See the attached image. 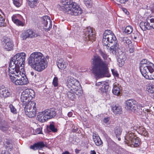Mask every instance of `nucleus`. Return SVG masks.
Masks as SVG:
<instances>
[{
  "label": "nucleus",
  "instance_id": "nucleus-48",
  "mask_svg": "<svg viewBox=\"0 0 154 154\" xmlns=\"http://www.w3.org/2000/svg\"><path fill=\"white\" fill-rule=\"evenodd\" d=\"M0 129L2 131H6L8 128L7 127H4L2 125H0Z\"/></svg>",
  "mask_w": 154,
  "mask_h": 154
},
{
  "label": "nucleus",
  "instance_id": "nucleus-13",
  "mask_svg": "<svg viewBox=\"0 0 154 154\" xmlns=\"http://www.w3.org/2000/svg\"><path fill=\"white\" fill-rule=\"evenodd\" d=\"M31 91L33 92V94L32 95H30L31 96H29V94H28V93H26V91H23L22 93L20 100L23 103V105L27 104L29 102H31L30 100L34 97L35 93L32 90H31Z\"/></svg>",
  "mask_w": 154,
  "mask_h": 154
},
{
  "label": "nucleus",
  "instance_id": "nucleus-35",
  "mask_svg": "<svg viewBox=\"0 0 154 154\" xmlns=\"http://www.w3.org/2000/svg\"><path fill=\"white\" fill-rule=\"evenodd\" d=\"M133 28L130 26H127L125 30V32L128 34H131L133 31Z\"/></svg>",
  "mask_w": 154,
  "mask_h": 154
},
{
  "label": "nucleus",
  "instance_id": "nucleus-15",
  "mask_svg": "<svg viewBox=\"0 0 154 154\" xmlns=\"http://www.w3.org/2000/svg\"><path fill=\"white\" fill-rule=\"evenodd\" d=\"M85 35L87 36L88 39L92 42L95 41L96 39L94 31L90 27H87L85 30Z\"/></svg>",
  "mask_w": 154,
  "mask_h": 154
},
{
  "label": "nucleus",
  "instance_id": "nucleus-19",
  "mask_svg": "<svg viewBox=\"0 0 154 154\" xmlns=\"http://www.w3.org/2000/svg\"><path fill=\"white\" fill-rule=\"evenodd\" d=\"M65 89L67 90L66 92L68 98L72 100H74L75 99V94L78 95L79 93H81V91H79V90L74 91V90L72 88L71 89L65 88Z\"/></svg>",
  "mask_w": 154,
  "mask_h": 154
},
{
  "label": "nucleus",
  "instance_id": "nucleus-27",
  "mask_svg": "<svg viewBox=\"0 0 154 154\" xmlns=\"http://www.w3.org/2000/svg\"><path fill=\"white\" fill-rule=\"evenodd\" d=\"M112 109L114 113L116 114H120L122 112L121 107L119 106L118 104L113 106L112 107Z\"/></svg>",
  "mask_w": 154,
  "mask_h": 154
},
{
  "label": "nucleus",
  "instance_id": "nucleus-51",
  "mask_svg": "<svg viewBox=\"0 0 154 154\" xmlns=\"http://www.w3.org/2000/svg\"><path fill=\"white\" fill-rule=\"evenodd\" d=\"M103 82H100L97 83H96V85L97 86H98L100 87V88L102 87V83Z\"/></svg>",
  "mask_w": 154,
  "mask_h": 154
},
{
  "label": "nucleus",
  "instance_id": "nucleus-20",
  "mask_svg": "<svg viewBox=\"0 0 154 154\" xmlns=\"http://www.w3.org/2000/svg\"><path fill=\"white\" fill-rule=\"evenodd\" d=\"M37 35L31 30L28 29L23 33V40H25L28 38H32L33 37H37Z\"/></svg>",
  "mask_w": 154,
  "mask_h": 154
},
{
  "label": "nucleus",
  "instance_id": "nucleus-29",
  "mask_svg": "<svg viewBox=\"0 0 154 154\" xmlns=\"http://www.w3.org/2000/svg\"><path fill=\"white\" fill-rule=\"evenodd\" d=\"M93 138L94 142L97 146H99L102 144V141L99 136L93 135Z\"/></svg>",
  "mask_w": 154,
  "mask_h": 154
},
{
  "label": "nucleus",
  "instance_id": "nucleus-43",
  "mask_svg": "<svg viewBox=\"0 0 154 154\" xmlns=\"http://www.w3.org/2000/svg\"><path fill=\"white\" fill-rule=\"evenodd\" d=\"M149 20L150 23V26H151V28H152L154 29V17L153 18L150 17V19H149L147 20Z\"/></svg>",
  "mask_w": 154,
  "mask_h": 154
},
{
  "label": "nucleus",
  "instance_id": "nucleus-47",
  "mask_svg": "<svg viewBox=\"0 0 154 154\" xmlns=\"http://www.w3.org/2000/svg\"><path fill=\"white\" fill-rule=\"evenodd\" d=\"M109 121V117H105L103 118V122L105 123H108Z\"/></svg>",
  "mask_w": 154,
  "mask_h": 154
},
{
  "label": "nucleus",
  "instance_id": "nucleus-3",
  "mask_svg": "<svg viewBox=\"0 0 154 154\" xmlns=\"http://www.w3.org/2000/svg\"><path fill=\"white\" fill-rule=\"evenodd\" d=\"M26 56L24 52H21L16 54L11 59L9 63L8 71L10 73H14V72L17 73L20 71V67H22L25 63V57Z\"/></svg>",
  "mask_w": 154,
  "mask_h": 154
},
{
  "label": "nucleus",
  "instance_id": "nucleus-18",
  "mask_svg": "<svg viewBox=\"0 0 154 154\" xmlns=\"http://www.w3.org/2000/svg\"><path fill=\"white\" fill-rule=\"evenodd\" d=\"M43 20V23L46 27L45 29L47 31L49 30L51 28L52 21L50 17L48 16H45L42 17Z\"/></svg>",
  "mask_w": 154,
  "mask_h": 154
},
{
  "label": "nucleus",
  "instance_id": "nucleus-64",
  "mask_svg": "<svg viewBox=\"0 0 154 154\" xmlns=\"http://www.w3.org/2000/svg\"><path fill=\"white\" fill-rule=\"evenodd\" d=\"M78 130L77 128H76L75 129H74L72 130V131L73 132H76Z\"/></svg>",
  "mask_w": 154,
  "mask_h": 154
},
{
  "label": "nucleus",
  "instance_id": "nucleus-25",
  "mask_svg": "<svg viewBox=\"0 0 154 154\" xmlns=\"http://www.w3.org/2000/svg\"><path fill=\"white\" fill-rule=\"evenodd\" d=\"M67 65V62H64L63 59H59L57 60V66L60 69H64L66 67Z\"/></svg>",
  "mask_w": 154,
  "mask_h": 154
},
{
  "label": "nucleus",
  "instance_id": "nucleus-45",
  "mask_svg": "<svg viewBox=\"0 0 154 154\" xmlns=\"http://www.w3.org/2000/svg\"><path fill=\"white\" fill-rule=\"evenodd\" d=\"M117 60L119 66L120 67H122L124 64L125 62V61L122 60L118 58L117 59Z\"/></svg>",
  "mask_w": 154,
  "mask_h": 154
},
{
  "label": "nucleus",
  "instance_id": "nucleus-61",
  "mask_svg": "<svg viewBox=\"0 0 154 154\" xmlns=\"http://www.w3.org/2000/svg\"><path fill=\"white\" fill-rule=\"evenodd\" d=\"M123 10L126 14H129V12L127 11V10L125 8L123 9Z\"/></svg>",
  "mask_w": 154,
  "mask_h": 154
},
{
  "label": "nucleus",
  "instance_id": "nucleus-6",
  "mask_svg": "<svg viewBox=\"0 0 154 154\" xmlns=\"http://www.w3.org/2000/svg\"><path fill=\"white\" fill-rule=\"evenodd\" d=\"M125 142V143L131 147H137L140 144L141 140L135 135L133 133L129 131L126 135Z\"/></svg>",
  "mask_w": 154,
  "mask_h": 154
},
{
  "label": "nucleus",
  "instance_id": "nucleus-17",
  "mask_svg": "<svg viewBox=\"0 0 154 154\" xmlns=\"http://www.w3.org/2000/svg\"><path fill=\"white\" fill-rule=\"evenodd\" d=\"M142 75L146 79H154V64L148 69V71L145 73L142 74Z\"/></svg>",
  "mask_w": 154,
  "mask_h": 154
},
{
  "label": "nucleus",
  "instance_id": "nucleus-36",
  "mask_svg": "<svg viewBox=\"0 0 154 154\" xmlns=\"http://www.w3.org/2000/svg\"><path fill=\"white\" fill-rule=\"evenodd\" d=\"M99 52L100 56L102 57L104 60L107 59L108 56L104 51L100 50L99 51Z\"/></svg>",
  "mask_w": 154,
  "mask_h": 154
},
{
  "label": "nucleus",
  "instance_id": "nucleus-60",
  "mask_svg": "<svg viewBox=\"0 0 154 154\" xmlns=\"http://www.w3.org/2000/svg\"><path fill=\"white\" fill-rule=\"evenodd\" d=\"M80 151V150H79L77 149H75V151L76 154H78L79 153V152Z\"/></svg>",
  "mask_w": 154,
  "mask_h": 154
},
{
  "label": "nucleus",
  "instance_id": "nucleus-11",
  "mask_svg": "<svg viewBox=\"0 0 154 154\" xmlns=\"http://www.w3.org/2000/svg\"><path fill=\"white\" fill-rule=\"evenodd\" d=\"M125 108L135 112H137L138 111L137 103L133 99H129L125 101Z\"/></svg>",
  "mask_w": 154,
  "mask_h": 154
},
{
  "label": "nucleus",
  "instance_id": "nucleus-31",
  "mask_svg": "<svg viewBox=\"0 0 154 154\" xmlns=\"http://www.w3.org/2000/svg\"><path fill=\"white\" fill-rule=\"evenodd\" d=\"M37 109L36 107L35 108L33 109L32 110V109L25 113V114L29 117H34L35 116Z\"/></svg>",
  "mask_w": 154,
  "mask_h": 154
},
{
  "label": "nucleus",
  "instance_id": "nucleus-56",
  "mask_svg": "<svg viewBox=\"0 0 154 154\" xmlns=\"http://www.w3.org/2000/svg\"><path fill=\"white\" fill-rule=\"evenodd\" d=\"M108 34H113L112 33H111V31L109 30H107L105 31V32H106Z\"/></svg>",
  "mask_w": 154,
  "mask_h": 154
},
{
  "label": "nucleus",
  "instance_id": "nucleus-37",
  "mask_svg": "<svg viewBox=\"0 0 154 154\" xmlns=\"http://www.w3.org/2000/svg\"><path fill=\"white\" fill-rule=\"evenodd\" d=\"M6 25L5 19L1 15H0V27L5 26Z\"/></svg>",
  "mask_w": 154,
  "mask_h": 154
},
{
  "label": "nucleus",
  "instance_id": "nucleus-57",
  "mask_svg": "<svg viewBox=\"0 0 154 154\" xmlns=\"http://www.w3.org/2000/svg\"><path fill=\"white\" fill-rule=\"evenodd\" d=\"M36 131H37V132H36V133L37 134H39L41 133V130H40V129L39 128H37V129H36Z\"/></svg>",
  "mask_w": 154,
  "mask_h": 154
},
{
  "label": "nucleus",
  "instance_id": "nucleus-42",
  "mask_svg": "<svg viewBox=\"0 0 154 154\" xmlns=\"http://www.w3.org/2000/svg\"><path fill=\"white\" fill-rule=\"evenodd\" d=\"M147 89L148 92L151 93H154V85H150L147 87Z\"/></svg>",
  "mask_w": 154,
  "mask_h": 154
},
{
  "label": "nucleus",
  "instance_id": "nucleus-28",
  "mask_svg": "<svg viewBox=\"0 0 154 154\" xmlns=\"http://www.w3.org/2000/svg\"><path fill=\"white\" fill-rule=\"evenodd\" d=\"M109 90V86L108 85L106 84L105 82L102 83V86L100 88V90L102 93L107 94Z\"/></svg>",
  "mask_w": 154,
  "mask_h": 154
},
{
  "label": "nucleus",
  "instance_id": "nucleus-38",
  "mask_svg": "<svg viewBox=\"0 0 154 154\" xmlns=\"http://www.w3.org/2000/svg\"><path fill=\"white\" fill-rule=\"evenodd\" d=\"M14 5L17 7H20L22 4V0H13Z\"/></svg>",
  "mask_w": 154,
  "mask_h": 154
},
{
  "label": "nucleus",
  "instance_id": "nucleus-58",
  "mask_svg": "<svg viewBox=\"0 0 154 154\" xmlns=\"http://www.w3.org/2000/svg\"><path fill=\"white\" fill-rule=\"evenodd\" d=\"M72 112H69L68 113V116L69 117L72 116Z\"/></svg>",
  "mask_w": 154,
  "mask_h": 154
},
{
  "label": "nucleus",
  "instance_id": "nucleus-1",
  "mask_svg": "<svg viewBox=\"0 0 154 154\" xmlns=\"http://www.w3.org/2000/svg\"><path fill=\"white\" fill-rule=\"evenodd\" d=\"M92 60V72L96 79L110 76L108 64L106 61H104L98 55L94 56Z\"/></svg>",
  "mask_w": 154,
  "mask_h": 154
},
{
  "label": "nucleus",
  "instance_id": "nucleus-21",
  "mask_svg": "<svg viewBox=\"0 0 154 154\" xmlns=\"http://www.w3.org/2000/svg\"><path fill=\"white\" fill-rule=\"evenodd\" d=\"M23 106H24V110L25 112L26 113L28 112L30 110H32L33 109L36 108V103L35 101H31L29 102L27 104H24L23 105Z\"/></svg>",
  "mask_w": 154,
  "mask_h": 154
},
{
  "label": "nucleus",
  "instance_id": "nucleus-7",
  "mask_svg": "<svg viewBox=\"0 0 154 154\" xmlns=\"http://www.w3.org/2000/svg\"><path fill=\"white\" fill-rule=\"evenodd\" d=\"M56 115L55 109L54 108H50L40 112L39 115H38L37 118L39 121L44 122L48 119L54 118Z\"/></svg>",
  "mask_w": 154,
  "mask_h": 154
},
{
  "label": "nucleus",
  "instance_id": "nucleus-40",
  "mask_svg": "<svg viewBox=\"0 0 154 154\" xmlns=\"http://www.w3.org/2000/svg\"><path fill=\"white\" fill-rule=\"evenodd\" d=\"M9 108L10 109L11 111L14 114H16L17 113V111L15 107L12 104H10L9 105Z\"/></svg>",
  "mask_w": 154,
  "mask_h": 154
},
{
  "label": "nucleus",
  "instance_id": "nucleus-12",
  "mask_svg": "<svg viewBox=\"0 0 154 154\" xmlns=\"http://www.w3.org/2000/svg\"><path fill=\"white\" fill-rule=\"evenodd\" d=\"M153 64H154L153 63L148 61L147 59H143L140 62L139 66L140 69L141 74L146 72L148 69Z\"/></svg>",
  "mask_w": 154,
  "mask_h": 154
},
{
  "label": "nucleus",
  "instance_id": "nucleus-2",
  "mask_svg": "<svg viewBox=\"0 0 154 154\" xmlns=\"http://www.w3.org/2000/svg\"><path fill=\"white\" fill-rule=\"evenodd\" d=\"M46 61L42 54L39 52H35L30 55L28 63L33 69L41 72L47 67Z\"/></svg>",
  "mask_w": 154,
  "mask_h": 154
},
{
  "label": "nucleus",
  "instance_id": "nucleus-26",
  "mask_svg": "<svg viewBox=\"0 0 154 154\" xmlns=\"http://www.w3.org/2000/svg\"><path fill=\"white\" fill-rule=\"evenodd\" d=\"M122 132V129L120 126H117L114 128V133L116 137L119 141L121 140L120 136Z\"/></svg>",
  "mask_w": 154,
  "mask_h": 154
},
{
  "label": "nucleus",
  "instance_id": "nucleus-34",
  "mask_svg": "<svg viewBox=\"0 0 154 154\" xmlns=\"http://www.w3.org/2000/svg\"><path fill=\"white\" fill-rule=\"evenodd\" d=\"M122 42L125 45H128V47L130 46V45H132L131 41L127 38H124L122 39Z\"/></svg>",
  "mask_w": 154,
  "mask_h": 154
},
{
  "label": "nucleus",
  "instance_id": "nucleus-16",
  "mask_svg": "<svg viewBox=\"0 0 154 154\" xmlns=\"http://www.w3.org/2000/svg\"><path fill=\"white\" fill-rule=\"evenodd\" d=\"M0 94L2 97L6 98L11 96L12 92L3 85L0 87Z\"/></svg>",
  "mask_w": 154,
  "mask_h": 154
},
{
  "label": "nucleus",
  "instance_id": "nucleus-59",
  "mask_svg": "<svg viewBox=\"0 0 154 154\" xmlns=\"http://www.w3.org/2000/svg\"><path fill=\"white\" fill-rule=\"evenodd\" d=\"M90 154H96L94 150H91L90 152Z\"/></svg>",
  "mask_w": 154,
  "mask_h": 154
},
{
  "label": "nucleus",
  "instance_id": "nucleus-46",
  "mask_svg": "<svg viewBox=\"0 0 154 154\" xmlns=\"http://www.w3.org/2000/svg\"><path fill=\"white\" fill-rule=\"evenodd\" d=\"M129 48V51L130 53H131L134 51V47L133 45H130V46L128 47Z\"/></svg>",
  "mask_w": 154,
  "mask_h": 154
},
{
  "label": "nucleus",
  "instance_id": "nucleus-54",
  "mask_svg": "<svg viewBox=\"0 0 154 154\" xmlns=\"http://www.w3.org/2000/svg\"><path fill=\"white\" fill-rule=\"evenodd\" d=\"M30 74L32 76H33L35 78H36L37 76L36 74L33 71L30 72Z\"/></svg>",
  "mask_w": 154,
  "mask_h": 154
},
{
  "label": "nucleus",
  "instance_id": "nucleus-39",
  "mask_svg": "<svg viewBox=\"0 0 154 154\" xmlns=\"http://www.w3.org/2000/svg\"><path fill=\"white\" fill-rule=\"evenodd\" d=\"M49 128V129L53 132H55L57 131V129L55 128L54 124V122H52L50 123Z\"/></svg>",
  "mask_w": 154,
  "mask_h": 154
},
{
  "label": "nucleus",
  "instance_id": "nucleus-63",
  "mask_svg": "<svg viewBox=\"0 0 154 154\" xmlns=\"http://www.w3.org/2000/svg\"><path fill=\"white\" fill-rule=\"evenodd\" d=\"M33 94V93L31 91L29 92V94L28 93V94H29V96H31L30 95H32Z\"/></svg>",
  "mask_w": 154,
  "mask_h": 154
},
{
  "label": "nucleus",
  "instance_id": "nucleus-14",
  "mask_svg": "<svg viewBox=\"0 0 154 154\" xmlns=\"http://www.w3.org/2000/svg\"><path fill=\"white\" fill-rule=\"evenodd\" d=\"M4 48L7 51H11L13 49L14 45L10 38L5 37L2 40Z\"/></svg>",
  "mask_w": 154,
  "mask_h": 154
},
{
  "label": "nucleus",
  "instance_id": "nucleus-5",
  "mask_svg": "<svg viewBox=\"0 0 154 154\" xmlns=\"http://www.w3.org/2000/svg\"><path fill=\"white\" fill-rule=\"evenodd\" d=\"M14 72V73L11 74L9 73V75L10 79L13 83L17 85H22L27 84L28 82L26 77L24 76H22L21 75V71Z\"/></svg>",
  "mask_w": 154,
  "mask_h": 154
},
{
  "label": "nucleus",
  "instance_id": "nucleus-52",
  "mask_svg": "<svg viewBox=\"0 0 154 154\" xmlns=\"http://www.w3.org/2000/svg\"><path fill=\"white\" fill-rule=\"evenodd\" d=\"M1 154H11V153L7 150H3L2 151Z\"/></svg>",
  "mask_w": 154,
  "mask_h": 154
},
{
  "label": "nucleus",
  "instance_id": "nucleus-41",
  "mask_svg": "<svg viewBox=\"0 0 154 154\" xmlns=\"http://www.w3.org/2000/svg\"><path fill=\"white\" fill-rule=\"evenodd\" d=\"M140 133L142 135L145 136H147L148 133L146 130V129L142 127L140 128Z\"/></svg>",
  "mask_w": 154,
  "mask_h": 154
},
{
  "label": "nucleus",
  "instance_id": "nucleus-23",
  "mask_svg": "<svg viewBox=\"0 0 154 154\" xmlns=\"http://www.w3.org/2000/svg\"><path fill=\"white\" fill-rule=\"evenodd\" d=\"M4 147L9 151H11L13 148V142L11 140L6 139L4 142Z\"/></svg>",
  "mask_w": 154,
  "mask_h": 154
},
{
  "label": "nucleus",
  "instance_id": "nucleus-44",
  "mask_svg": "<svg viewBox=\"0 0 154 154\" xmlns=\"http://www.w3.org/2000/svg\"><path fill=\"white\" fill-rule=\"evenodd\" d=\"M58 78L56 77H54L53 81L52 84L55 87L58 85Z\"/></svg>",
  "mask_w": 154,
  "mask_h": 154
},
{
  "label": "nucleus",
  "instance_id": "nucleus-9",
  "mask_svg": "<svg viewBox=\"0 0 154 154\" xmlns=\"http://www.w3.org/2000/svg\"><path fill=\"white\" fill-rule=\"evenodd\" d=\"M119 45L116 44L115 46H112L110 48V51L115 55L118 58L125 60L126 56L124 53H123L121 49L118 48Z\"/></svg>",
  "mask_w": 154,
  "mask_h": 154
},
{
  "label": "nucleus",
  "instance_id": "nucleus-53",
  "mask_svg": "<svg viewBox=\"0 0 154 154\" xmlns=\"http://www.w3.org/2000/svg\"><path fill=\"white\" fill-rule=\"evenodd\" d=\"M139 129H140V128H138V127L137 126H134L131 128V130H132V129L135 130L137 131H137Z\"/></svg>",
  "mask_w": 154,
  "mask_h": 154
},
{
  "label": "nucleus",
  "instance_id": "nucleus-30",
  "mask_svg": "<svg viewBox=\"0 0 154 154\" xmlns=\"http://www.w3.org/2000/svg\"><path fill=\"white\" fill-rule=\"evenodd\" d=\"M29 5L31 8H34L37 6L39 2L37 0H27Z\"/></svg>",
  "mask_w": 154,
  "mask_h": 154
},
{
  "label": "nucleus",
  "instance_id": "nucleus-8",
  "mask_svg": "<svg viewBox=\"0 0 154 154\" xmlns=\"http://www.w3.org/2000/svg\"><path fill=\"white\" fill-rule=\"evenodd\" d=\"M116 38L114 34H108L106 32H104L103 34V38L102 40V43L103 45L108 46V44H113L112 46H115L117 43Z\"/></svg>",
  "mask_w": 154,
  "mask_h": 154
},
{
  "label": "nucleus",
  "instance_id": "nucleus-33",
  "mask_svg": "<svg viewBox=\"0 0 154 154\" xmlns=\"http://www.w3.org/2000/svg\"><path fill=\"white\" fill-rule=\"evenodd\" d=\"M12 21L17 25L23 26V23L21 21L17 19L16 16L13 15L12 17Z\"/></svg>",
  "mask_w": 154,
  "mask_h": 154
},
{
  "label": "nucleus",
  "instance_id": "nucleus-55",
  "mask_svg": "<svg viewBox=\"0 0 154 154\" xmlns=\"http://www.w3.org/2000/svg\"><path fill=\"white\" fill-rule=\"evenodd\" d=\"M86 5L88 7H90L91 6V4L90 2H86L85 3Z\"/></svg>",
  "mask_w": 154,
  "mask_h": 154
},
{
  "label": "nucleus",
  "instance_id": "nucleus-22",
  "mask_svg": "<svg viewBox=\"0 0 154 154\" xmlns=\"http://www.w3.org/2000/svg\"><path fill=\"white\" fill-rule=\"evenodd\" d=\"M46 146L42 141H40L34 143L33 145L30 146V148L34 150L42 149Z\"/></svg>",
  "mask_w": 154,
  "mask_h": 154
},
{
  "label": "nucleus",
  "instance_id": "nucleus-24",
  "mask_svg": "<svg viewBox=\"0 0 154 154\" xmlns=\"http://www.w3.org/2000/svg\"><path fill=\"white\" fill-rule=\"evenodd\" d=\"M140 26L141 29L144 31H146L147 29L149 30L151 29L150 23L148 22H144L142 21L140 23Z\"/></svg>",
  "mask_w": 154,
  "mask_h": 154
},
{
  "label": "nucleus",
  "instance_id": "nucleus-10",
  "mask_svg": "<svg viewBox=\"0 0 154 154\" xmlns=\"http://www.w3.org/2000/svg\"><path fill=\"white\" fill-rule=\"evenodd\" d=\"M66 87L67 89H71L75 91H78L79 90V87L77 85L78 84V81L72 77H68L67 78V81L66 83Z\"/></svg>",
  "mask_w": 154,
  "mask_h": 154
},
{
  "label": "nucleus",
  "instance_id": "nucleus-50",
  "mask_svg": "<svg viewBox=\"0 0 154 154\" xmlns=\"http://www.w3.org/2000/svg\"><path fill=\"white\" fill-rule=\"evenodd\" d=\"M116 1L119 2L122 4H125L128 0H116Z\"/></svg>",
  "mask_w": 154,
  "mask_h": 154
},
{
  "label": "nucleus",
  "instance_id": "nucleus-62",
  "mask_svg": "<svg viewBox=\"0 0 154 154\" xmlns=\"http://www.w3.org/2000/svg\"><path fill=\"white\" fill-rule=\"evenodd\" d=\"M62 154H70L69 152L68 151H66L65 152H63L62 153Z\"/></svg>",
  "mask_w": 154,
  "mask_h": 154
},
{
  "label": "nucleus",
  "instance_id": "nucleus-32",
  "mask_svg": "<svg viewBox=\"0 0 154 154\" xmlns=\"http://www.w3.org/2000/svg\"><path fill=\"white\" fill-rule=\"evenodd\" d=\"M112 93L117 96H119L121 94L120 88L116 85H115L112 89Z\"/></svg>",
  "mask_w": 154,
  "mask_h": 154
},
{
  "label": "nucleus",
  "instance_id": "nucleus-4",
  "mask_svg": "<svg viewBox=\"0 0 154 154\" xmlns=\"http://www.w3.org/2000/svg\"><path fill=\"white\" fill-rule=\"evenodd\" d=\"M62 5H63L60 6V9L64 12L71 15L77 16L82 13V11L77 4L73 2L70 0H66L63 1Z\"/></svg>",
  "mask_w": 154,
  "mask_h": 154
},
{
  "label": "nucleus",
  "instance_id": "nucleus-49",
  "mask_svg": "<svg viewBox=\"0 0 154 154\" xmlns=\"http://www.w3.org/2000/svg\"><path fill=\"white\" fill-rule=\"evenodd\" d=\"M112 73L114 75L116 76V77H118L119 75V74L117 73V72L115 71L113 69H112Z\"/></svg>",
  "mask_w": 154,
  "mask_h": 154
}]
</instances>
